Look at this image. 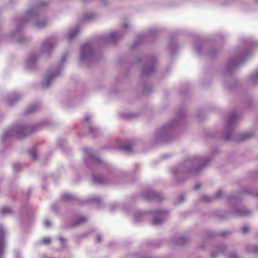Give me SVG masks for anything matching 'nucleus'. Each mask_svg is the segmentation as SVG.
I'll return each instance as SVG.
<instances>
[{
    "mask_svg": "<svg viewBox=\"0 0 258 258\" xmlns=\"http://www.w3.org/2000/svg\"><path fill=\"white\" fill-rule=\"evenodd\" d=\"M168 211L164 210L149 211L146 213V218L152 219V224L154 225H158L165 220L168 215Z\"/></svg>",
    "mask_w": 258,
    "mask_h": 258,
    "instance_id": "f257e3e1",
    "label": "nucleus"
},
{
    "mask_svg": "<svg viewBox=\"0 0 258 258\" xmlns=\"http://www.w3.org/2000/svg\"><path fill=\"white\" fill-rule=\"evenodd\" d=\"M175 123L166 124L156 132V136L159 140H165L169 136Z\"/></svg>",
    "mask_w": 258,
    "mask_h": 258,
    "instance_id": "f03ea898",
    "label": "nucleus"
},
{
    "mask_svg": "<svg viewBox=\"0 0 258 258\" xmlns=\"http://www.w3.org/2000/svg\"><path fill=\"white\" fill-rule=\"evenodd\" d=\"M156 66L157 61L154 56H146V77L155 72Z\"/></svg>",
    "mask_w": 258,
    "mask_h": 258,
    "instance_id": "7ed1b4c3",
    "label": "nucleus"
},
{
    "mask_svg": "<svg viewBox=\"0 0 258 258\" xmlns=\"http://www.w3.org/2000/svg\"><path fill=\"white\" fill-rule=\"evenodd\" d=\"M206 160V159L200 157H195L190 158L188 161L186 162V165L190 166V165H198L201 168V166H203V164L205 161Z\"/></svg>",
    "mask_w": 258,
    "mask_h": 258,
    "instance_id": "20e7f679",
    "label": "nucleus"
},
{
    "mask_svg": "<svg viewBox=\"0 0 258 258\" xmlns=\"http://www.w3.org/2000/svg\"><path fill=\"white\" fill-rule=\"evenodd\" d=\"M163 198V196L158 192L151 190L146 191V200H155L158 201Z\"/></svg>",
    "mask_w": 258,
    "mask_h": 258,
    "instance_id": "39448f33",
    "label": "nucleus"
},
{
    "mask_svg": "<svg viewBox=\"0 0 258 258\" xmlns=\"http://www.w3.org/2000/svg\"><path fill=\"white\" fill-rule=\"evenodd\" d=\"M5 247V234L4 229L2 225H0V257L2 256Z\"/></svg>",
    "mask_w": 258,
    "mask_h": 258,
    "instance_id": "423d86ee",
    "label": "nucleus"
},
{
    "mask_svg": "<svg viewBox=\"0 0 258 258\" xmlns=\"http://www.w3.org/2000/svg\"><path fill=\"white\" fill-rule=\"evenodd\" d=\"M182 171V166L175 167L172 169L171 172L175 176H178Z\"/></svg>",
    "mask_w": 258,
    "mask_h": 258,
    "instance_id": "0eeeda50",
    "label": "nucleus"
},
{
    "mask_svg": "<svg viewBox=\"0 0 258 258\" xmlns=\"http://www.w3.org/2000/svg\"><path fill=\"white\" fill-rule=\"evenodd\" d=\"M121 149L124 151L130 152L132 151L133 146L131 144L125 145L121 147Z\"/></svg>",
    "mask_w": 258,
    "mask_h": 258,
    "instance_id": "6e6552de",
    "label": "nucleus"
},
{
    "mask_svg": "<svg viewBox=\"0 0 258 258\" xmlns=\"http://www.w3.org/2000/svg\"><path fill=\"white\" fill-rule=\"evenodd\" d=\"M80 30L78 28H76L73 31H70L69 34V39L73 38L76 35L79 33Z\"/></svg>",
    "mask_w": 258,
    "mask_h": 258,
    "instance_id": "1a4fd4ad",
    "label": "nucleus"
},
{
    "mask_svg": "<svg viewBox=\"0 0 258 258\" xmlns=\"http://www.w3.org/2000/svg\"><path fill=\"white\" fill-rule=\"evenodd\" d=\"M93 180L95 182L98 183L103 184L106 183L105 179L103 177H94Z\"/></svg>",
    "mask_w": 258,
    "mask_h": 258,
    "instance_id": "9d476101",
    "label": "nucleus"
},
{
    "mask_svg": "<svg viewBox=\"0 0 258 258\" xmlns=\"http://www.w3.org/2000/svg\"><path fill=\"white\" fill-rule=\"evenodd\" d=\"M12 212V210L9 207H4L2 209L1 211V214L2 215H4L6 214L11 213Z\"/></svg>",
    "mask_w": 258,
    "mask_h": 258,
    "instance_id": "9b49d317",
    "label": "nucleus"
},
{
    "mask_svg": "<svg viewBox=\"0 0 258 258\" xmlns=\"http://www.w3.org/2000/svg\"><path fill=\"white\" fill-rule=\"evenodd\" d=\"M87 221V219L85 217H81L79 218L75 223V225H78L84 223Z\"/></svg>",
    "mask_w": 258,
    "mask_h": 258,
    "instance_id": "f8f14e48",
    "label": "nucleus"
},
{
    "mask_svg": "<svg viewBox=\"0 0 258 258\" xmlns=\"http://www.w3.org/2000/svg\"><path fill=\"white\" fill-rule=\"evenodd\" d=\"M232 134L231 131H228L225 135L224 136L223 138L225 140H229L231 139V135Z\"/></svg>",
    "mask_w": 258,
    "mask_h": 258,
    "instance_id": "ddd939ff",
    "label": "nucleus"
},
{
    "mask_svg": "<svg viewBox=\"0 0 258 258\" xmlns=\"http://www.w3.org/2000/svg\"><path fill=\"white\" fill-rule=\"evenodd\" d=\"M237 66V63L235 60H230L228 62V68L229 69H232Z\"/></svg>",
    "mask_w": 258,
    "mask_h": 258,
    "instance_id": "4468645a",
    "label": "nucleus"
},
{
    "mask_svg": "<svg viewBox=\"0 0 258 258\" xmlns=\"http://www.w3.org/2000/svg\"><path fill=\"white\" fill-rule=\"evenodd\" d=\"M29 153L33 160L37 159V153L35 150L31 151Z\"/></svg>",
    "mask_w": 258,
    "mask_h": 258,
    "instance_id": "2eb2a0df",
    "label": "nucleus"
},
{
    "mask_svg": "<svg viewBox=\"0 0 258 258\" xmlns=\"http://www.w3.org/2000/svg\"><path fill=\"white\" fill-rule=\"evenodd\" d=\"M50 239L49 237L44 238L42 240V243L43 244H48V243H50Z\"/></svg>",
    "mask_w": 258,
    "mask_h": 258,
    "instance_id": "dca6fc26",
    "label": "nucleus"
},
{
    "mask_svg": "<svg viewBox=\"0 0 258 258\" xmlns=\"http://www.w3.org/2000/svg\"><path fill=\"white\" fill-rule=\"evenodd\" d=\"M222 194L223 193L221 190H218L216 194L215 198L217 199L220 198L222 196Z\"/></svg>",
    "mask_w": 258,
    "mask_h": 258,
    "instance_id": "f3484780",
    "label": "nucleus"
},
{
    "mask_svg": "<svg viewBox=\"0 0 258 258\" xmlns=\"http://www.w3.org/2000/svg\"><path fill=\"white\" fill-rule=\"evenodd\" d=\"M224 246H219L218 247L216 248V251L218 252V253H220V252H222L223 250H224Z\"/></svg>",
    "mask_w": 258,
    "mask_h": 258,
    "instance_id": "a211bd4d",
    "label": "nucleus"
},
{
    "mask_svg": "<svg viewBox=\"0 0 258 258\" xmlns=\"http://www.w3.org/2000/svg\"><path fill=\"white\" fill-rule=\"evenodd\" d=\"M228 258H239L238 255L235 253H231L228 256Z\"/></svg>",
    "mask_w": 258,
    "mask_h": 258,
    "instance_id": "6ab92c4d",
    "label": "nucleus"
},
{
    "mask_svg": "<svg viewBox=\"0 0 258 258\" xmlns=\"http://www.w3.org/2000/svg\"><path fill=\"white\" fill-rule=\"evenodd\" d=\"M203 200L206 202H211L212 201L211 198H210L209 196H205L203 198Z\"/></svg>",
    "mask_w": 258,
    "mask_h": 258,
    "instance_id": "aec40b11",
    "label": "nucleus"
},
{
    "mask_svg": "<svg viewBox=\"0 0 258 258\" xmlns=\"http://www.w3.org/2000/svg\"><path fill=\"white\" fill-rule=\"evenodd\" d=\"M235 119V116H232L230 117L229 120V125H230L233 122V121Z\"/></svg>",
    "mask_w": 258,
    "mask_h": 258,
    "instance_id": "412c9836",
    "label": "nucleus"
},
{
    "mask_svg": "<svg viewBox=\"0 0 258 258\" xmlns=\"http://www.w3.org/2000/svg\"><path fill=\"white\" fill-rule=\"evenodd\" d=\"M20 165L18 164H15L14 166V170L16 171H18L20 169Z\"/></svg>",
    "mask_w": 258,
    "mask_h": 258,
    "instance_id": "4be33fe9",
    "label": "nucleus"
},
{
    "mask_svg": "<svg viewBox=\"0 0 258 258\" xmlns=\"http://www.w3.org/2000/svg\"><path fill=\"white\" fill-rule=\"evenodd\" d=\"M29 131V128L28 127H24L21 130V132L22 133H27Z\"/></svg>",
    "mask_w": 258,
    "mask_h": 258,
    "instance_id": "5701e85b",
    "label": "nucleus"
},
{
    "mask_svg": "<svg viewBox=\"0 0 258 258\" xmlns=\"http://www.w3.org/2000/svg\"><path fill=\"white\" fill-rule=\"evenodd\" d=\"M251 251L256 252L258 251V247L256 246H252L251 247V249L250 250Z\"/></svg>",
    "mask_w": 258,
    "mask_h": 258,
    "instance_id": "b1692460",
    "label": "nucleus"
},
{
    "mask_svg": "<svg viewBox=\"0 0 258 258\" xmlns=\"http://www.w3.org/2000/svg\"><path fill=\"white\" fill-rule=\"evenodd\" d=\"M185 242V239L183 238H180L178 242L179 244H183Z\"/></svg>",
    "mask_w": 258,
    "mask_h": 258,
    "instance_id": "393cba45",
    "label": "nucleus"
},
{
    "mask_svg": "<svg viewBox=\"0 0 258 258\" xmlns=\"http://www.w3.org/2000/svg\"><path fill=\"white\" fill-rule=\"evenodd\" d=\"M254 76L253 78H252V80H255L258 78V71L256 72L254 75Z\"/></svg>",
    "mask_w": 258,
    "mask_h": 258,
    "instance_id": "a878e982",
    "label": "nucleus"
},
{
    "mask_svg": "<svg viewBox=\"0 0 258 258\" xmlns=\"http://www.w3.org/2000/svg\"><path fill=\"white\" fill-rule=\"evenodd\" d=\"M44 224L47 227L49 226H50V222H49V220H45V222H44Z\"/></svg>",
    "mask_w": 258,
    "mask_h": 258,
    "instance_id": "bb28decb",
    "label": "nucleus"
},
{
    "mask_svg": "<svg viewBox=\"0 0 258 258\" xmlns=\"http://www.w3.org/2000/svg\"><path fill=\"white\" fill-rule=\"evenodd\" d=\"M248 231V228L247 227H243L242 228V232L243 233H246Z\"/></svg>",
    "mask_w": 258,
    "mask_h": 258,
    "instance_id": "cd10ccee",
    "label": "nucleus"
},
{
    "mask_svg": "<svg viewBox=\"0 0 258 258\" xmlns=\"http://www.w3.org/2000/svg\"><path fill=\"white\" fill-rule=\"evenodd\" d=\"M211 255L212 257H215L218 255V254L216 253L215 251H214L212 252Z\"/></svg>",
    "mask_w": 258,
    "mask_h": 258,
    "instance_id": "c85d7f7f",
    "label": "nucleus"
},
{
    "mask_svg": "<svg viewBox=\"0 0 258 258\" xmlns=\"http://www.w3.org/2000/svg\"><path fill=\"white\" fill-rule=\"evenodd\" d=\"M63 198H64V199H69V198H70V196H69V195H64L63 196Z\"/></svg>",
    "mask_w": 258,
    "mask_h": 258,
    "instance_id": "c756f323",
    "label": "nucleus"
},
{
    "mask_svg": "<svg viewBox=\"0 0 258 258\" xmlns=\"http://www.w3.org/2000/svg\"><path fill=\"white\" fill-rule=\"evenodd\" d=\"M49 45H50V42H49L48 41H46L45 42V45L46 46H48Z\"/></svg>",
    "mask_w": 258,
    "mask_h": 258,
    "instance_id": "7c9ffc66",
    "label": "nucleus"
},
{
    "mask_svg": "<svg viewBox=\"0 0 258 258\" xmlns=\"http://www.w3.org/2000/svg\"><path fill=\"white\" fill-rule=\"evenodd\" d=\"M90 117L88 116V117H86L84 119V121H88L89 120H90Z\"/></svg>",
    "mask_w": 258,
    "mask_h": 258,
    "instance_id": "2f4dec72",
    "label": "nucleus"
},
{
    "mask_svg": "<svg viewBox=\"0 0 258 258\" xmlns=\"http://www.w3.org/2000/svg\"><path fill=\"white\" fill-rule=\"evenodd\" d=\"M33 110H34V109H32V108H29V109H28V112H32Z\"/></svg>",
    "mask_w": 258,
    "mask_h": 258,
    "instance_id": "473e14b6",
    "label": "nucleus"
},
{
    "mask_svg": "<svg viewBox=\"0 0 258 258\" xmlns=\"http://www.w3.org/2000/svg\"><path fill=\"white\" fill-rule=\"evenodd\" d=\"M200 185H199V184H197V185H196V186H195V188H196V189H198V188L200 187Z\"/></svg>",
    "mask_w": 258,
    "mask_h": 258,
    "instance_id": "72a5a7b5",
    "label": "nucleus"
},
{
    "mask_svg": "<svg viewBox=\"0 0 258 258\" xmlns=\"http://www.w3.org/2000/svg\"><path fill=\"white\" fill-rule=\"evenodd\" d=\"M249 137H250V136H245V137H244V139H246V138H249Z\"/></svg>",
    "mask_w": 258,
    "mask_h": 258,
    "instance_id": "f704fd0d",
    "label": "nucleus"
},
{
    "mask_svg": "<svg viewBox=\"0 0 258 258\" xmlns=\"http://www.w3.org/2000/svg\"><path fill=\"white\" fill-rule=\"evenodd\" d=\"M98 241H100V237H98Z\"/></svg>",
    "mask_w": 258,
    "mask_h": 258,
    "instance_id": "c9c22d12",
    "label": "nucleus"
},
{
    "mask_svg": "<svg viewBox=\"0 0 258 258\" xmlns=\"http://www.w3.org/2000/svg\"><path fill=\"white\" fill-rule=\"evenodd\" d=\"M53 77H54V76H50L49 78H53Z\"/></svg>",
    "mask_w": 258,
    "mask_h": 258,
    "instance_id": "e433bc0d",
    "label": "nucleus"
},
{
    "mask_svg": "<svg viewBox=\"0 0 258 258\" xmlns=\"http://www.w3.org/2000/svg\"><path fill=\"white\" fill-rule=\"evenodd\" d=\"M111 35H112V37H114V35H115V34H112Z\"/></svg>",
    "mask_w": 258,
    "mask_h": 258,
    "instance_id": "4c0bfd02",
    "label": "nucleus"
},
{
    "mask_svg": "<svg viewBox=\"0 0 258 258\" xmlns=\"http://www.w3.org/2000/svg\"><path fill=\"white\" fill-rule=\"evenodd\" d=\"M87 44H85L83 47H85L87 46Z\"/></svg>",
    "mask_w": 258,
    "mask_h": 258,
    "instance_id": "58836bf2",
    "label": "nucleus"
},
{
    "mask_svg": "<svg viewBox=\"0 0 258 258\" xmlns=\"http://www.w3.org/2000/svg\"><path fill=\"white\" fill-rule=\"evenodd\" d=\"M146 94H147V88H146Z\"/></svg>",
    "mask_w": 258,
    "mask_h": 258,
    "instance_id": "ea45409f",
    "label": "nucleus"
}]
</instances>
